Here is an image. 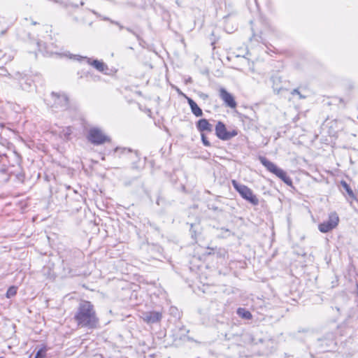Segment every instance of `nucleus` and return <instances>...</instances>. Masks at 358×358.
Here are the masks:
<instances>
[{"label":"nucleus","mask_w":358,"mask_h":358,"mask_svg":"<svg viewBox=\"0 0 358 358\" xmlns=\"http://www.w3.org/2000/svg\"><path fill=\"white\" fill-rule=\"evenodd\" d=\"M8 29V27L7 26L6 27H5L4 29H3L1 31V35H4L6 32H7V30Z\"/></svg>","instance_id":"24"},{"label":"nucleus","mask_w":358,"mask_h":358,"mask_svg":"<svg viewBox=\"0 0 358 358\" xmlns=\"http://www.w3.org/2000/svg\"><path fill=\"white\" fill-rule=\"evenodd\" d=\"M215 130L217 138L222 141H229L238 135L236 129L227 131L225 124L220 121L217 123Z\"/></svg>","instance_id":"7"},{"label":"nucleus","mask_w":358,"mask_h":358,"mask_svg":"<svg viewBox=\"0 0 358 358\" xmlns=\"http://www.w3.org/2000/svg\"><path fill=\"white\" fill-rule=\"evenodd\" d=\"M141 317L148 324H155L161 321L162 314L158 311H148L143 313Z\"/></svg>","instance_id":"10"},{"label":"nucleus","mask_w":358,"mask_h":358,"mask_svg":"<svg viewBox=\"0 0 358 358\" xmlns=\"http://www.w3.org/2000/svg\"><path fill=\"white\" fill-rule=\"evenodd\" d=\"M115 24L119 25L120 29H122L123 27L120 25L118 22H115Z\"/></svg>","instance_id":"27"},{"label":"nucleus","mask_w":358,"mask_h":358,"mask_svg":"<svg viewBox=\"0 0 358 358\" xmlns=\"http://www.w3.org/2000/svg\"><path fill=\"white\" fill-rule=\"evenodd\" d=\"M259 160L268 171L275 174L288 186H292V180L287 176L284 170L278 168L274 163L267 159L265 157L259 156Z\"/></svg>","instance_id":"2"},{"label":"nucleus","mask_w":358,"mask_h":358,"mask_svg":"<svg viewBox=\"0 0 358 358\" xmlns=\"http://www.w3.org/2000/svg\"><path fill=\"white\" fill-rule=\"evenodd\" d=\"M219 96L227 106L231 108H235L236 107L237 103L234 96L228 92L224 88L222 87L220 89Z\"/></svg>","instance_id":"8"},{"label":"nucleus","mask_w":358,"mask_h":358,"mask_svg":"<svg viewBox=\"0 0 358 358\" xmlns=\"http://www.w3.org/2000/svg\"><path fill=\"white\" fill-rule=\"evenodd\" d=\"M50 107L55 113L65 111L69 109V101L68 96L64 93L52 92L50 96Z\"/></svg>","instance_id":"3"},{"label":"nucleus","mask_w":358,"mask_h":358,"mask_svg":"<svg viewBox=\"0 0 358 358\" xmlns=\"http://www.w3.org/2000/svg\"><path fill=\"white\" fill-rule=\"evenodd\" d=\"M341 185L343 187V189L346 192L347 194L350 198L355 199V196L352 189L350 188L349 185L345 181L341 180Z\"/></svg>","instance_id":"15"},{"label":"nucleus","mask_w":358,"mask_h":358,"mask_svg":"<svg viewBox=\"0 0 358 358\" xmlns=\"http://www.w3.org/2000/svg\"><path fill=\"white\" fill-rule=\"evenodd\" d=\"M88 63H90L91 65H92L98 71L103 72L105 69H106V66L105 64L102 62H100L99 60H93L92 63H90V59L87 58Z\"/></svg>","instance_id":"13"},{"label":"nucleus","mask_w":358,"mask_h":358,"mask_svg":"<svg viewBox=\"0 0 358 358\" xmlns=\"http://www.w3.org/2000/svg\"><path fill=\"white\" fill-rule=\"evenodd\" d=\"M187 103L189 105L192 113L196 117H201L203 115L202 110L198 106L196 103L191 98H187Z\"/></svg>","instance_id":"12"},{"label":"nucleus","mask_w":358,"mask_h":358,"mask_svg":"<svg viewBox=\"0 0 358 358\" xmlns=\"http://www.w3.org/2000/svg\"><path fill=\"white\" fill-rule=\"evenodd\" d=\"M232 185L235 189L244 199L250 202L253 206H257L259 204L258 198L253 194L252 190L248 186L239 184L236 180H232Z\"/></svg>","instance_id":"5"},{"label":"nucleus","mask_w":358,"mask_h":358,"mask_svg":"<svg viewBox=\"0 0 358 358\" xmlns=\"http://www.w3.org/2000/svg\"><path fill=\"white\" fill-rule=\"evenodd\" d=\"M47 349L45 347L41 348L36 352L34 358H44L45 357Z\"/></svg>","instance_id":"18"},{"label":"nucleus","mask_w":358,"mask_h":358,"mask_svg":"<svg viewBox=\"0 0 358 358\" xmlns=\"http://www.w3.org/2000/svg\"><path fill=\"white\" fill-rule=\"evenodd\" d=\"M237 314L239 317L245 320H250L252 317L251 313L244 308H238L237 309Z\"/></svg>","instance_id":"14"},{"label":"nucleus","mask_w":358,"mask_h":358,"mask_svg":"<svg viewBox=\"0 0 358 358\" xmlns=\"http://www.w3.org/2000/svg\"><path fill=\"white\" fill-rule=\"evenodd\" d=\"M127 30L131 33H134L129 28H127Z\"/></svg>","instance_id":"28"},{"label":"nucleus","mask_w":358,"mask_h":358,"mask_svg":"<svg viewBox=\"0 0 358 358\" xmlns=\"http://www.w3.org/2000/svg\"><path fill=\"white\" fill-rule=\"evenodd\" d=\"M291 94H292V95H295V94L299 95V99H305V98H306V96H303V95L299 92V91L298 90V89H294V90L292 91Z\"/></svg>","instance_id":"22"},{"label":"nucleus","mask_w":358,"mask_h":358,"mask_svg":"<svg viewBox=\"0 0 358 358\" xmlns=\"http://www.w3.org/2000/svg\"><path fill=\"white\" fill-rule=\"evenodd\" d=\"M221 231L222 233V237H227L231 234L230 231L227 229L222 228V229H221Z\"/></svg>","instance_id":"23"},{"label":"nucleus","mask_w":358,"mask_h":358,"mask_svg":"<svg viewBox=\"0 0 358 358\" xmlns=\"http://www.w3.org/2000/svg\"><path fill=\"white\" fill-rule=\"evenodd\" d=\"M87 138L94 145H103L110 141V138L106 135L101 129L97 127H92L89 129Z\"/></svg>","instance_id":"4"},{"label":"nucleus","mask_w":358,"mask_h":358,"mask_svg":"<svg viewBox=\"0 0 358 358\" xmlns=\"http://www.w3.org/2000/svg\"><path fill=\"white\" fill-rule=\"evenodd\" d=\"M15 79L18 81L21 88L23 90L30 91L32 89L34 82L30 77L17 73L15 74Z\"/></svg>","instance_id":"9"},{"label":"nucleus","mask_w":358,"mask_h":358,"mask_svg":"<svg viewBox=\"0 0 358 358\" xmlns=\"http://www.w3.org/2000/svg\"><path fill=\"white\" fill-rule=\"evenodd\" d=\"M73 320L79 328L94 329L99 326V319L94 305L85 300L79 303Z\"/></svg>","instance_id":"1"},{"label":"nucleus","mask_w":358,"mask_h":358,"mask_svg":"<svg viewBox=\"0 0 358 358\" xmlns=\"http://www.w3.org/2000/svg\"><path fill=\"white\" fill-rule=\"evenodd\" d=\"M201 141H202V143H203V145L205 146H210V143L209 142V141L208 140L207 137L206 136V135L204 134H201Z\"/></svg>","instance_id":"21"},{"label":"nucleus","mask_w":358,"mask_h":358,"mask_svg":"<svg viewBox=\"0 0 358 358\" xmlns=\"http://www.w3.org/2000/svg\"><path fill=\"white\" fill-rule=\"evenodd\" d=\"M198 229V226L194 224H191L190 225V232L192 237L194 239H196V229Z\"/></svg>","instance_id":"20"},{"label":"nucleus","mask_w":358,"mask_h":358,"mask_svg":"<svg viewBox=\"0 0 358 358\" xmlns=\"http://www.w3.org/2000/svg\"><path fill=\"white\" fill-rule=\"evenodd\" d=\"M17 294V287L15 286L10 287L6 292V297L10 299Z\"/></svg>","instance_id":"17"},{"label":"nucleus","mask_w":358,"mask_h":358,"mask_svg":"<svg viewBox=\"0 0 358 358\" xmlns=\"http://www.w3.org/2000/svg\"><path fill=\"white\" fill-rule=\"evenodd\" d=\"M340 103H342L343 106L345 105L346 102L341 98L338 99Z\"/></svg>","instance_id":"25"},{"label":"nucleus","mask_w":358,"mask_h":358,"mask_svg":"<svg viewBox=\"0 0 358 358\" xmlns=\"http://www.w3.org/2000/svg\"><path fill=\"white\" fill-rule=\"evenodd\" d=\"M4 22V18L2 17H0V24Z\"/></svg>","instance_id":"26"},{"label":"nucleus","mask_w":358,"mask_h":358,"mask_svg":"<svg viewBox=\"0 0 358 358\" xmlns=\"http://www.w3.org/2000/svg\"><path fill=\"white\" fill-rule=\"evenodd\" d=\"M339 222V217L336 212L329 214L328 220L318 225V229L322 233H327L335 229Z\"/></svg>","instance_id":"6"},{"label":"nucleus","mask_w":358,"mask_h":358,"mask_svg":"<svg viewBox=\"0 0 358 358\" xmlns=\"http://www.w3.org/2000/svg\"><path fill=\"white\" fill-rule=\"evenodd\" d=\"M0 358H3V357H0Z\"/></svg>","instance_id":"29"},{"label":"nucleus","mask_w":358,"mask_h":358,"mask_svg":"<svg viewBox=\"0 0 358 358\" xmlns=\"http://www.w3.org/2000/svg\"><path fill=\"white\" fill-rule=\"evenodd\" d=\"M196 128L200 132L213 131V126L206 119H201L196 122Z\"/></svg>","instance_id":"11"},{"label":"nucleus","mask_w":358,"mask_h":358,"mask_svg":"<svg viewBox=\"0 0 358 358\" xmlns=\"http://www.w3.org/2000/svg\"><path fill=\"white\" fill-rule=\"evenodd\" d=\"M130 150H127L126 148H116L115 150H114V154H117L119 156H120L121 155L124 154V153H129L130 152Z\"/></svg>","instance_id":"19"},{"label":"nucleus","mask_w":358,"mask_h":358,"mask_svg":"<svg viewBox=\"0 0 358 358\" xmlns=\"http://www.w3.org/2000/svg\"><path fill=\"white\" fill-rule=\"evenodd\" d=\"M72 132H73L72 128L71 127H67L64 128L60 131V136L62 138H63L65 140H69Z\"/></svg>","instance_id":"16"}]
</instances>
